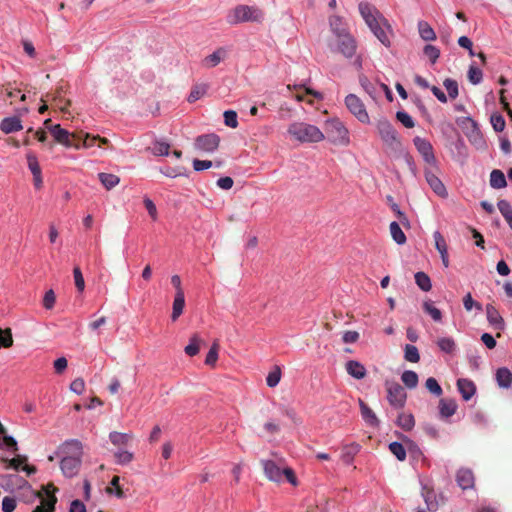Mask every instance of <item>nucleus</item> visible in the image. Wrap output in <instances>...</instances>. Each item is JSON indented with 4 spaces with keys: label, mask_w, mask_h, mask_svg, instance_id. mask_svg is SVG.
<instances>
[{
    "label": "nucleus",
    "mask_w": 512,
    "mask_h": 512,
    "mask_svg": "<svg viewBox=\"0 0 512 512\" xmlns=\"http://www.w3.org/2000/svg\"><path fill=\"white\" fill-rule=\"evenodd\" d=\"M359 12L377 39L386 47H389L391 42L388 32L391 27L383 15L371 4L361 2L358 6Z\"/></svg>",
    "instance_id": "f257e3e1"
},
{
    "label": "nucleus",
    "mask_w": 512,
    "mask_h": 512,
    "mask_svg": "<svg viewBox=\"0 0 512 512\" xmlns=\"http://www.w3.org/2000/svg\"><path fill=\"white\" fill-rule=\"evenodd\" d=\"M63 452L69 454L62 458L60 468L66 477L75 476L81 465L82 444L78 440H69L63 444Z\"/></svg>",
    "instance_id": "f03ea898"
},
{
    "label": "nucleus",
    "mask_w": 512,
    "mask_h": 512,
    "mask_svg": "<svg viewBox=\"0 0 512 512\" xmlns=\"http://www.w3.org/2000/svg\"><path fill=\"white\" fill-rule=\"evenodd\" d=\"M288 134L301 143H318L324 140V133L315 125L305 122L291 123L287 130Z\"/></svg>",
    "instance_id": "7ed1b4c3"
},
{
    "label": "nucleus",
    "mask_w": 512,
    "mask_h": 512,
    "mask_svg": "<svg viewBox=\"0 0 512 512\" xmlns=\"http://www.w3.org/2000/svg\"><path fill=\"white\" fill-rule=\"evenodd\" d=\"M376 128L389 155L402 152V142L391 122L386 118H380L376 122Z\"/></svg>",
    "instance_id": "20e7f679"
},
{
    "label": "nucleus",
    "mask_w": 512,
    "mask_h": 512,
    "mask_svg": "<svg viewBox=\"0 0 512 512\" xmlns=\"http://www.w3.org/2000/svg\"><path fill=\"white\" fill-rule=\"evenodd\" d=\"M264 13L257 7L248 5H238L227 15V22L230 25H237L243 22H260L263 20Z\"/></svg>",
    "instance_id": "39448f33"
},
{
    "label": "nucleus",
    "mask_w": 512,
    "mask_h": 512,
    "mask_svg": "<svg viewBox=\"0 0 512 512\" xmlns=\"http://www.w3.org/2000/svg\"><path fill=\"white\" fill-rule=\"evenodd\" d=\"M261 465L264 470L265 476L273 482L280 483L283 481V477L292 484L293 486L297 485V478L294 471L286 467L281 469L274 461L272 460H261Z\"/></svg>",
    "instance_id": "423d86ee"
},
{
    "label": "nucleus",
    "mask_w": 512,
    "mask_h": 512,
    "mask_svg": "<svg viewBox=\"0 0 512 512\" xmlns=\"http://www.w3.org/2000/svg\"><path fill=\"white\" fill-rule=\"evenodd\" d=\"M325 131L333 144L347 146L350 142L348 129L339 119L327 121Z\"/></svg>",
    "instance_id": "0eeeda50"
},
{
    "label": "nucleus",
    "mask_w": 512,
    "mask_h": 512,
    "mask_svg": "<svg viewBox=\"0 0 512 512\" xmlns=\"http://www.w3.org/2000/svg\"><path fill=\"white\" fill-rule=\"evenodd\" d=\"M440 174L441 169L439 167V164L424 167L425 180L430 186V188L434 191L435 194L442 198H445L447 197L448 193L445 185L440 180Z\"/></svg>",
    "instance_id": "6e6552de"
},
{
    "label": "nucleus",
    "mask_w": 512,
    "mask_h": 512,
    "mask_svg": "<svg viewBox=\"0 0 512 512\" xmlns=\"http://www.w3.org/2000/svg\"><path fill=\"white\" fill-rule=\"evenodd\" d=\"M462 129L469 142L478 150L486 148V141L477 123L472 118H465L462 122Z\"/></svg>",
    "instance_id": "1a4fd4ad"
},
{
    "label": "nucleus",
    "mask_w": 512,
    "mask_h": 512,
    "mask_svg": "<svg viewBox=\"0 0 512 512\" xmlns=\"http://www.w3.org/2000/svg\"><path fill=\"white\" fill-rule=\"evenodd\" d=\"M345 105L361 123L368 124L370 122L365 105L358 96L355 94L347 95L345 98Z\"/></svg>",
    "instance_id": "9d476101"
},
{
    "label": "nucleus",
    "mask_w": 512,
    "mask_h": 512,
    "mask_svg": "<svg viewBox=\"0 0 512 512\" xmlns=\"http://www.w3.org/2000/svg\"><path fill=\"white\" fill-rule=\"evenodd\" d=\"M386 387L390 405L396 409L403 408L407 398L404 388L396 382H387Z\"/></svg>",
    "instance_id": "9b49d317"
},
{
    "label": "nucleus",
    "mask_w": 512,
    "mask_h": 512,
    "mask_svg": "<svg viewBox=\"0 0 512 512\" xmlns=\"http://www.w3.org/2000/svg\"><path fill=\"white\" fill-rule=\"evenodd\" d=\"M416 150L422 156L425 166L438 164L432 144L425 138L416 136L413 139Z\"/></svg>",
    "instance_id": "f8f14e48"
},
{
    "label": "nucleus",
    "mask_w": 512,
    "mask_h": 512,
    "mask_svg": "<svg viewBox=\"0 0 512 512\" xmlns=\"http://www.w3.org/2000/svg\"><path fill=\"white\" fill-rule=\"evenodd\" d=\"M57 488L52 484H47L43 487L44 495L40 494L41 504L38 505L33 512H54L55 504L57 502V498L55 496V492Z\"/></svg>",
    "instance_id": "ddd939ff"
},
{
    "label": "nucleus",
    "mask_w": 512,
    "mask_h": 512,
    "mask_svg": "<svg viewBox=\"0 0 512 512\" xmlns=\"http://www.w3.org/2000/svg\"><path fill=\"white\" fill-rule=\"evenodd\" d=\"M220 144V137L215 133L203 134L195 139V148L204 152H214Z\"/></svg>",
    "instance_id": "4468645a"
},
{
    "label": "nucleus",
    "mask_w": 512,
    "mask_h": 512,
    "mask_svg": "<svg viewBox=\"0 0 512 512\" xmlns=\"http://www.w3.org/2000/svg\"><path fill=\"white\" fill-rule=\"evenodd\" d=\"M338 39V51L343 54L346 58H352L357 49V43L355 38L347 32L346 34H341V36L337 37Z\"/></svg>",
    "instance_id": "2eb2a0df"
},
{
    "label": "nucleus",
    "mask_w": 512,
    "mask_h": 512,
    "mask_svg": "<svg viewBox=\"0 0 512 512\" xmlns=\"http://www.w3.org/2000/svg\"><path fill=\"white\" fill-rule=\"evenodd\" d=\"M228 55L227 49L224 47L217 48L213 53L204 57L201 61L202 67L211 69L219 65Z\"/></svg>",
    "instance_id": "dca6fc26"
},
{
    "label": "nucleus",
    "mask_w": 512,
    "mask_h": 512,
    "mask_svg": "<svg viewBox=\"0 0 512 512\" xmlns=\"http://www.w3.org/2000/svg\"><path fill=\"white\" fill-rule=\"evenodd\" d=\"M293 89L296 90V93L294 95L295 99L298 102L306 101V96H312L318 100L323 99V96L320 92L313 90L309 87H306L304 85H294ZM309 104H312V100H307Z\"/></svg>",
    "instance_id": "f3484780"
},
{
    "label": "nucleus",
    "mask_w": 512,
    "mask_h": 512,
    "mask_svg": "<svg viewBox=\"0 0 512 512\" xmlns=\"http://www.w3.org/2000/svg\"><path fill=\"white\" fill-rule=\"evenodd\" d=\"M456 482L463 490L474 487V475L470 469L461 468L457 471Z\"/></svg>",
    "instance_id": "a211bd4d"
},
{
    "label": "nucleus",
    "mask_w": 512,
    "mask_h": 512,
    "mask_svg": "<svg viewBox=\"0 0 512 512\" xmlns=\"http://www.w3.org/2000/svg\"><path fill=\"white\" fill-rule=\"evenodd\" d=\"M50 133L56 142L70 148L71 133L69 131L61 128L59 124H55L54 126H51Z\"/></svg>",
    "instance_id": "6ab92c4d"
},
{
    "label": "nucleus",
    "mask_w": 512,
    "mask_h": 512,
    "mask_svg": "<svg viewBox=\"0 0 512 512\" xmlns=\"http://www.w3.org/2000/svg\"><path fill=\"white\" fill-rule=\"evenodd\" d=\"M22 122L18 116L4 118L0 123V129L5 134L22 130Z\"/></svg>",
    "instance_id": "aec40b11"
},
{
    "label": "nucleus",
    "mask_w": 512,
    "mask_h": 512,
    "mask_svg": "<svg viewBox=\"0 0 512 512\" xmlns=\"http://www.w3.org/2000/svg\"><path fill=\"white\" fill-rule=\"evenodd\" d=\"M345 369L351 377L358 380L363 379L367 374V370L364 365L356 360H349L345 364Z\"/></svg>",
    "instance_id": "412c9836"
},
{
    "label": "nucleus",
    "mask_w": 512,
    "mask_h": 512,
    "mask_svg": "<svg viewBox=\"0 0 512 512\" xmlns=\"http://www.w3.org/2000/svg\"><path fill=\"white\" fill-rule=\"evenodd\" d=\"M457 387L464 400L468 401L476 392L475 384L468 379H458Z\"/></svg>",
    "instance_id": "4be33fe9"
},
{
    "label": "nucleus",
    "mask_w": 512,
    "mask_h": 512,
    "mask_svg": "<svg viewBox=\"0 0 512 512\" xmlns=\"http://www.w3.org/2000/svg\"><path fill=\"white\" fill-rule=\"evenodd\" d=\"M359 406L364 421L371 426H378V418L376 417L373 410L362 399H359Z\"/></svg>",
    "instance_id": "5701e85b"
},
{
    "label": "nucleus",
    "mask_w": 512,
    "mask_h": 512,
    "mask_svg": "<svg viewBox=\"0 0 512 512\" xmlns=\"http://www.w3.org/2000/svg\"><path fill=\"white\" fill-rule=\"evenodd\" d=\"M185 306V296L184 292L177 291L175 293V298L173 301V309L171 314L172 321H176L181 314L183 313V309Z\"/></svg>",
    "instance_id": "b1692460"
},
{
    "label": "nucleus",
    "mask_w": 512,
    "mask_h": 512,
    "mask_svg": "<svg viewBox=\"0 0 512 512\" xmlns=\"http://www.w3.org/2000/svg\"><path fill=\"white\" fill-rule=\"evenodd\" d=\"M487 320L490 324L494 325L495 328L502 330L504 328L503 318L500 316L498 311L492 305L486 306Z\"/></svg>",
    "instance_id": "393cba45"
},
{
    "label": "nucleus",
    "mask_w": 512,
    "mask_h": 512,
    "mask_svg": "<svg viewBox=\"0 0 512 512\" xmlns=\"http://www.w3.org/2000/svg\"><path fill=\"white\" fill-rule=\"evenodd\" d=\"M496 380L500 387L509 388L512 384V372L505 367L499 368L496 372Z\"/></svg>",
    "instance_id": "a878e982"
},
{
    "label": "nucleus",
    "mask_w": 512,
    "mask_h": 512,
    "mask_svg": "<svg viewBox=\"0 0 512 512\" xmlns=\"http://www.w3.org/2000/svg\"><path fill=\"white\" fill-rule=\"evenodd\" d=\"M209 85L206 83H200L193 85L190 94L187 98L189 103H194L200 98H202L208 91Z\"/></svg>",
    "instance_id": "bb28decb"
},
{
    "label": "nucleus",
    "mask_w": 512,
    "mask_h": 512,
    "mask_svg": "<svg viewBox=\"0 0 512 512\" xmlns=\"http://www.w3.org/2000/svg\"><path fill=\"white\" fill-rule=\"evenodd\" d=\"M360 451V445L357 443H352L350 445H346L342 449V461L349 465L352 463L355 455Z\"/></svg>",
    "instance_id": "cd10ccee"
},
{
    "label": "nucleus",
    "mask_w": 512,
    "mask_h": 512,
    "mask_svg": "<svg viewBox=\"0 0 512 512\" xmlns=\"http://www.w3.org/2000/svg\"><path fill=\"white\" fill-rule=\"evenodd\" d=\"M490 185L495 189L506 187L507 181L504 173L501 170L495 169L490 174Z\"/></svg>",
    "instance_id": "c85d7f7f"
},
{
    "label": "nucleus",
    "mask_w": 512,
    "mask_h": 512,
    "mask_svg": "<svg viewBox=\"0 0 512 512\" xmlns=\"http://www.w3.org/2000/svg\"><path fill=\"white\" fill-rule=\"evenodd\" d=\"M397 425L405 431H410L415 426V419L411 413H400L397 418Z\"/></svg>",
    "instance_id": "c756f323"
},
{
    "label": "nucleus",
    "mask_w": 512,
    "mask_h": 512,
    "mask_svg": "<svg viewBox=\"0 0 512 512\" xmlns=\"http://www.w3.org/2000/svg\"><path fill=\"white\" fill-rule=\"evenodd\" d=\"M457 409V405L454 400L441 399L439 402V410L442 417L452 416Z\"/></svg>",
    "instance_id": "7c9ffc66"
},
{
    "label": "nucleus",
    "mask_w": 512,
    "mask_h": 512,
    "mask_svg": "<svg viewBox=\"0 0 512 512\" xmlns=\"http://www.w3.org/2000/svg\"><path fill=\"white\" fill-rule=\"evenodd\" d=\"M418 31L420 37L425 41H433L436 39V34L433 28L425 21L418 22Z\"/></svg>",
    "instance_id": "2f4dec72"
},
{
    "label": "nucleus",
    "mask_w": 512,
    "mask_h": 512,
    "mask_svg": "<svg viewBox=\"0 0 512 512\" xmlns=\"http://www.w3.org/2000/svg\"><path fill=\"white\" fill-rule=\"evenodd\" d=\"M98 178L107 190L114 188L120 182L117 175L110 173H99Z\"/></svg>",
    "instance_id": "473e14b6"
},
{
    "label": "nucleus",
    "mask_w": 512,
    "mask_h": 512,
    "mask_svg": "<svg viewBox=\"0 0 512 512\" xmlns=\"http://www.w3.org/2000/svg\"><path fill=\"white\" fill-rule=\"evenodd\" d=\"M389 228L393 240L398 245H403L406 243V236L397 222H392Z\"/></svg>",
    "instance_id": "72a5a7b5"
},
{
    "label": "nucleus",
    "mask_w": 512,
    "mask_h": 512,
    "mask_svg": "<svg viewBox=\"0 0 512 512\" xmlns=\"http://www.w3.org/2000/svg\"><path fill=\"white\" fill-rule=\"evenodd\" d=\"M497 206L500 213L503 215L508 225L512 229V206L507 200H499Z\"/></svg>",
    "instance_id": "f704fd0d"
},
{
    "label": "nucleus",
    "mask_w": 512,
    "mask_h": 512,
    "mask_svg": "<svg viewBox=\"0 0 512 512\" xmlns=\"http://www.w3.org/2000/svg\"><path fill=\"white\" fill-rule=\"evenodd\" d=\"M329 24L332 32L336 37L341 36V34H346L347 30L343 25L342 19L339 16H331L329 18Z\"/></svg>",
    "instance_id": "c9c22d12"
},
{
    "label": "nucleus",
    "mask_w": 512,
    "mask_h": 512,
    "mask_svg": "<svg viewBox=\"0 0 512 512\" xmlns=\"http://www.w3.org/2000/svg\"><path fill=\"white\" fill-rule=\"evenodd\" d=\"M401 380L409 389H413L418 385V375L416 372L411 370L404 371L402 373Z\"/></svg>",
    "instance_id": "e433bc0d"
},
{
    "label": "nucleus",
    "mask_w": 512,
    "mask_h": 512,
    "mask_svg": "<svg viewBox=\"0 0 512 512\" xmlns=\"http://www.w3.org/2000/svg\"><path fill=\"white\" fill-rule=\"evenodd\" d=\"M414 277H415L416 284L418 285V287L421 290H423L425 292H428L431 290V288H432L431 280L426 273L417 272Z\"/></svg>",
    "instance_id": "4c0bfd02"
},
{
    "label": "nucleus",
    "mask_w": 512,
    "mask_h": 512,
    "mask_svg": "<svg viewBox=\"0 0 512 512\" xmlns=\"http://www.w3.org/2000/svg\"><path fill=\"white\" fill-rule=\"evenodd\" d=\"M201 342L202 340L199 338V336L194 334L190 339V343L185 347V353L189 356L197 355L200 350Z\"/></svg>",
    "instance_id": "58836bf2"
},
{
    "label": "nucleus",
    "mask_w": 512,
    "mask_h": 512,
    "mask_svg": "<svg viewBox=\"0 0 512 512\" xmlns=\"http://www.w3.org/2000/svg\"><path fill=\"white\" fill-rule=\"evenodd\" d=\"M109 438L114 445L120 446L126 445L129 440L132 439V435L127 433L111 432Z\"/></svg>",
    "instance_id": "ea45409f"
},
{
    "label": "nucleus",
    "mask_w": 512,
    "mask_h": 512,
    "mask_svg": "<svg viewBox=\"0 0 512 512\" xmlns=\"http://www.w3.org/2000/svg\"><path fill=\"white\" fill-rule=\"evenodd\" d=\"M423 309L427 314H429L432 317L434 321H441L442 313L438 308L434 306L432 301H425L423 303Z\"/></svg>",
    "instance_id": "a19ab883"
},
{
    "label": "nucleus",
    "mask_w": 512,
    "mask_h": 512,
    "mask_svg": "<svg viewBox=\"0 0 512 512\" xmlns=\"http://www.w3.org/2000/svg\"><path fill=\"white\" fill-rule=\"evenodd\" d=\"M151 151L156 156H167L170 151V145L164 141H155Z\"/></svg>",
    "instance_id": "79ce46f5"
},
{
    "label": "nucleus",
    "mask_w": 512,
    "mask_h": 512,
    "mask_svg": "<svg viewBox=\"0 0 512 512\" xmlns=\"http://www.w3.org/2000/svg\"><path fill=\"white\" fill-rule=\"evenodd\" d=\"M437 345L440 350L445 353H453L456 347L454 340L450 337H443L438 339Z\"/></svg>",
    "instance_id": "37998d69"
},
{
    "label": "nucleus",
    "mask_w": 512,
    "mask_h": 512,
    "mask_svg": "<svg viewBox=\"0 0 512 512\" xmlns=\"http://www.w3.org/2000/svg\"><path fill=\"white\" fill-rule=\"evenodd\" d=\"M389 450L399 461H404L406 459V450L401 443H399V442L390 443Z\"/></svg>",
    "instance_id": "c03bdc74"
},
{
    "label": "nucleus",
    "mask_w": 512,
    "mask_h": 512,
    "mask_svg": "<svg viewBox=\"0 0 512 512\" xmlns=\"http://www.w3.org/2000/svg\"><path fill=\"white\" fill-rule=\"evenodd\" d=\"M281 380V369L279 366H275L272 371L269 372L266 383L269 387L273 388L279 384Z\"/></svg>",
    "instance_id": "a18cd8bd"
},
{
    "label": "nucleus",
    "mask_w": 512,
    "mask_h": 512,
    "mask_svg": "<svg viewBox=\"0 0 512 512\" xmlns=\"http://www.w3.org/2000/svg\"><path fill=\"white\" fill-rule=\"evenodd\" d=\"M13 345L12 331L10 328H0V348H9Z\"/></svg>",
    "instance_id": "49530a36"
},
{
    "label": "nucleus",
    "mask_w": 512,
    "mask_h": 512,
    "mask_svg": "<svg viewBox=\"0 0 512 512\" xmlns=\"http://www.w3.org/2000/svg\"><path fill=\"white\" fill-rule=\"evenodd\" d=\"M405 359L412 363H417L420 360L418 349L414 345L407 344L405 346Z\"/></svg>",
    "instance_id": "de8ad7c7"
},
{
    "label": "nucleus",
    "mask_w": 512,
    "mask_h": 512,
    "mask_svg": "<svg viewBox=\"0 0 512 512\" xmlns=\"http://www.w3.org/2000/svg\"><path fill=\"white\" fill-rule=\"evenodd\" d=\"M218 350H219V344L217 342H214L206 355L205 364L209 366H214L217 359H218Z\"/></svg>",
    "instance_id": "09e8293b"
},
{
    "label": "nucleus",
    "mask_w": 512,
    "mask_h": 512,
    "mask_svg": "<svg viewBox=\"0 0 512 512\" xmlns=\"http://www.w3.org/2000/svg\"><path fill=\"white\" fill-rule=\"evenodd\" d=\"M86 132L79 131L71 133L70 147L80 149L83 147V142Z\"/></svg>",
    "instance_id": "8fccbe9b"
},
{
    "label": "nucleus",
    "mask_w": 512,
    "mask_h": 512,
    "mask_svg": "<svg viewBox=\"0 0 512 512\" xmlns=\"http://www.w3.org/2000/svg\"><path fill=\"white\" fill-rule=\"evenodd\" d=\"M396 118L402 125L406 128H413L415 126V122L412 117L405 111H398L396 113Z\"/></svg>",
    "instance_id": "3c124183"
},
{
    "label": "nucleus",
    "mask_w": 512,
    "mask_h": 512,
    "mask_svg": "<svg viewBox=\"0 0 512 512\" xmlns=\"http://www.w3.org/2000/svg\"><path fill=\"white\" fill-rule=\"evenodd\" d=\"M224 116V123L226 126L230 128H237L238 127V120H237V113L233 110H227L223 114Z\"/></svg>",
    "instance_id": "603ef678"
},
{
    "label": "nucleus",
    "mask_w": 512,
    "mask_h": 512,
    "mask_svg": "<svg viewBox=\"0 0 512 512\" xmlns=\"http://www.w3.org/2000/svg\"><path fill=\"white\" fill-rule=\"evenodd\" d=\"M73 276L77 290L83 292L85 289V281L81 269L78 266L74 267Z\"/></svg>",
    "instance_id": "864d4df0"
},
{
    "label": "nucleus",
    "mask_w": 512,
    "mask_h": 512,
    "mask_svg": "<svg viewBox=\"0 0 512 512\" xmlns=\"http://www.w3.org/2000/svg\"><path fill=\"white\" fill-rule=\"evenodd\" d=\"M425 56L429 58L432 64H434L440 56V50L433 45H426L423 50Z\"/></svg>",
    "instance_id": "5fc2aeb1"
},
{
    "label": "nucleus",
    "mask_w": 512,
    "mask_h": 512,
    "mask_svg": "<svg viewBox=\"0 0 512 512\" xmlns=\"http://www.w3.org/2000/svg\"><path fill=\"white\" fill-rule=\"evenodd\" d=\"M482 76V71L479 68L474 65L469 67L468 79L472 84H479L482 81Z\"/></svg>",
    "instance_id": "6e6d98bb"
},
{
    "label": "nucleus",
    "mask_w": 512,
    "mask_h": 512,
    "mask_svg": "<svg viewBox=\"0 0 512 512\" xmlns=\"http://www.w3.org/2000/svg\"><path fill=\"white\" fill-rule=\"evenodd\" d=\"M443 85L450 98L455 99L458 96V84L455 80L448 78L444 81Z\"/></svg>",
    "instance_id": "4d7b16f0"
},
{
    "label": "nucleus",
    "mask_w": 512,
    "mask_h": 512,
    "mask_svg": "<svg viewBox=\"0 0 512 512\" xmlns=\"http://www.w3.org/2000/svg\"><path fill=\"white\" fill-rule=\"evenodd\" d=\"M426 388L434 395L440 396L442 394V388L433 377H429L425 383Z\"/></svg>",
    "instance_id": "13d9d810"
},
{
    "label": "nucleus",
    "mask_w": 512,
    "mask_h": 512,
    "mask_svg": "<svg viewBox=\"0 0 512 512\" xmlns=\"http://www.w3.org/2000/svg\"><path fill=\"white\" fill-rule=\"evenodd\" d=\"M393 156L395 157H400L402 156L405 163L407 164V166L409 167V169L411 170V172L413 174L416 173V165H415V161L412 157V155L406 151H404V149L402 148V152L401 153H396V154H392Z\"/></svg>",
    "instance_id": "bf43d9fd"
},
{
    "label": "nucleus",
    "mask_w": 512,
    "mask_h": 512,
    "mask_svg": "<svg viewBox=\"0 0 512 512\" xmlns=\"http://www.w3.org/2000/svg\"><path fill=\"white\" fill-rule=\"evenodd\" d=\"M28 167L33 175H38L41 173V168L38 163L37 157L34 154L27 155Z\"/></svg>",
    "instance_id": "052dcab7"
},
{
    "label": "nucleus",
    "mask_w": 512,
    "mask_h": 512,
    "mask_svg": "<svg viewBox=\"0 0 512 512\" xmlns=\"http://www.w3.org/2000/svg\"><path fill=\"white\" fill-rule=\"evenodd\" d=\"M119 481H120V478L119 476H114L110 482L111 484V487H108L107 488V492L108 493H112L113 492V488H115V495L118 497V498H124V491L122 490V488L120 487V484H119Z\"/></svg>",
    "instance_id": "680f3d73"
},
{
    "label": "nucleus",
    "mask_w": 512,
    "mask_h": 512,
    "mask_svg": "<svg viewBox=\"0 0 512 512\" xmlns=\"http://www.w3.org/2000/svg\"><path fill=\"white\" fill-rule=\"evenodd\" d=\"M56 302V295L52 289L48 290L43 297V306L47 310H51Z\"/></svg>",
    "instance_id": "e2e57ef3"
},
{
    "label": "nucleus",
    "mask_w": 512,
    "mask_h": 512,
    "mask_svg": "<svg viewBox=\"0 0 512 512\" xmlns=\"http://www.w3.org/2000/svg\"><path fill=\"white\" fill-rule=\"evenodd\" d=\"M143 203H144V206H145L148 214L152 218V220H154V221L157 220L158 212H157V208H156V205L154 204V202L150 198L145 197L143 200Z\"/></svg>",
    "instance_id": "0e129e2a"
},
{
    "label": "nucleus",
    "mask_w": 512,
    "mask_h": 512,
    "mask_svg": "<svg viewBox=\"0 0 512 512\" xmlns=\"http://www.w3.org/2000/svg\"><path fill=\"white\" fill-rule=\"evenodd\" d=\"M491 124L495 131L501 132L505 128V119L500 114H494L491 116Z\"/></svg>",
    "instance_id": "69168bd1"
},
{
    "label": "nucleus",
    "mask_w": 512,
    "mask_h": 512,
    "mask_svg": "<svg viewBox=\"0 0 512 512\" xmlns=\"http://www.w3.org/2000/svg\"><path fill=\"white\" fill-rule=\"evenodd\" d=\"M463 305H464V308L467 310V311H471L473 307H475L477 310L481 311L482 310V305L478 302H475L471 296L470 293H468L464 298H463Z\"/></svg>",
    "instance_id": "338daca9"
},
{
    "label": "nucleus",
    "mask_w": 512,
    "mask_h": 512,
    "mask_svg": "<svg viewBox=\"0 0 512 512\" xmlns=\"http://www.w3.org/2000/svg\"><path fill=\"white\" fill-rule=\"evenodd\" d=\"M16 508V500L12 497H5L2 501V510L4 512H13Z\"/></svg>",
    "instance_id": "774afa93"
}]
</instances>
